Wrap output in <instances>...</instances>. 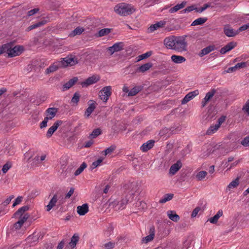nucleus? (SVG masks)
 <instances>
[{
	"instance_id": "43",
	"label": "nucleus",
	"mask_w": 249,
	"mask_h": 249,
	"mask_svg": "<svg viewBox=\"0 0 249 249\" xmlns=\"http://www.w3.org/2000/svg\"><path fill=\"white\" fill-rule=\"evenodd\" d=\"M151 55V53L150 52H146V53H143L139 56L138 60H143L145 59L148 57H149Z\"/></svg>"
},
{
	"instance_id": "46",
	"label": "nucleus",
	"mask_w": 249,
	"mask_h": 249,
	"mask_svg": "<svg viewBox=\"0 0 249 249\" xmlns=\"http://www.w3.org/2000/svg\"><path fill=\"white\" fill-rule=\"evenodd\" d=\"M116 147L115 145H111L108 147L105 150V155H107V154L111 153L115 149Z\"/></svg>"
},
{
	"instance_id": "27",
	"label": "nucleus",
	"mask_w": 249,
	"mask_h": 249,
	"mask_svg": "<svg viewBox=\"0 0 249 249\" xmlns=\"http://www.w3.org/2000/svg\"><path fill=\"white\" fill-rule=\"evenodd\" d=\"M223 215V211L222 210H219L216 214L214 215L213 217L209 218L208 221H210V223L212 224H216L218 219Z\"/></svg>"
},
{
	"instance_id": "22",
	"label": "nucleus",
	"mask_w": 249,
	"mask_h": 249,
	"mask_svg": "<svg viewBox=\"0 0 249 249\" xmlns=\"http://www.w3.org/2000/svg\"><path fill=\"white\" fill-rule=\"evenodd\" d=\"M96 108L95 102L89 104V107L86 109L84 115L86 118H89Z\"/></svg>"
},
{
	"instance_id": "45",
	"label": "nucleus",
	"mask_w": 249,
	"mask_h": 249,
	"mask_svg": "<svg viewBox=\"0 0 249 249\" xmlns=\"http://www.w3.org/2000/svg\"><path fill=\"white\" fill-rule=\"evenodd\" d=\"M33 156V152L32 151H28L24 154V160L26 162H29L30 159Z\"/></svg>"
},
{
	"instance_id": "63",
	"label": "nucleus",
	"mask_w": 249,
	"mask_h": 249,
	"mask_svg": "<svg viewBox=\"0 0 249 249\" xmlns=\"http://www.w3.org/2000/svg\"><path fill=\"white\" fill-rule=\"evenodd\" d=\"M247 29H249V23L242 26L239 29V31H243Z\"/></svg>"
},
{
	"instance_id": "35",
	"label": "nucleus",
	"mask_w": 249,
	"mask_h": 249,
	"mask_svg": "<svg viewBox=\"0 0 249 249\" xmlns=\"http://www.w3.org/2000/svg\"><path fill=\"white\" fill-rule=\"evenodd\" d=\"M219 128L216 124L214 125H212L207 130L206 133L208 135H212L215 133Z\"/></svg>"
},
{
	"instance_id": "58",
	"label": "nucleus",
	"mask_w": 249,
	"mask_h": 249,
	"mask_svg": "<svg viewBox=\"0 0 249 249\" xmlns=\"http://www.w3.org/2000/svg\"><path fill=\"white\" fill-rule=\"evenodd\" d=\"M74 191V189L73 188H71L69 191V192L66 195V198H70L73 194Z\"/></svg>"
},
{
	"instance_id": "32",
	"label": "nucleus",
	"mask_w": 249,
	"mask_h": 249,
	"mask_svg": "<svg viewBox=\"0 0 249 249\" xmlns=\"http://www.w3.org/2000/svg\"><path fill=\"white\" fill-rule=\"evenodd\" d=\"M79 240V236L77 234H74L71 238L69 243V246L71 249H73L76 245Z\"/></svg>"
},
{
	"instance_id": "3",
	"label": "nucleus",
	"mask_w": 249,
	"mask_h": 249,
	"mask_svg": "<svg viewBox=\"0 0 249 249\" xmlns=\"http://www.w3.org/2000/svg\"><path fill=\"white\" fill-rule=\"evenodd\" d=\"M23 51L24 48L22 46H13L12 43L5 44L0 47V54L5 53L10 57L19 55Z\"/></svg>"
},
{
	"instance_id": "1",
	"label": "nucleus",
	"mask_w": 249,
	"mask_h": 249,
	"mask_svg": "<svg viewBox=\"0 0 249 249\" xmlns=\"http://www.w3.org/2000/svg\"><path fill=\"white\" fill-rule=\"evenodd\" d=\"M186 37L185 36L166 38L164 44L170 49L181 52L186 50Z\"/></svg>"
},
{
	"instance_id": "4",
	"label": "nucleus",
	"mask_w": 249,
	"mask_h": 249,
	"mask_svg": "<svg viewBox=\"0 0 249 249\" xmlns=\"http://www.w3.org/2000/svg\"><path fill=\"white\" fill-rule=\"evenodd\" d=\"M114 11L118 15L126 16L134 13L135 11V9L131 4L120 3L114 7Z\"/></svg>"
},
{
	"instance_id": "44",
	"label": "nucleus",
	"mask_w": 249,
	"mask_h": 249,
	"mask_svg": "<svg viewBox=\"0 0 249 249\" xmlns=\"http://www.w3.org/2000/svg\"><path fill=\"white\" fill-rule=\"evenodd\" d=\"M241 144L244 146H249V136L244 138L241 142Z\"/></svg>"
},
{
	"instance_id": "59",
	"label": "nucleus",
	"mask_w": 249,
	"mask_h": 249,
	"mask_svg": "<svg viewBox=\"0 0 249 249\" xmlns=\"http://www.w3.org/2000/svg\"><path fill=\"white\" fill-rule=\"evenodd\" d=\"M109 32H98L95 34L96 37H102L107 35Z\"/></svg>"
},
{
	"instance_id": "26",
	"label": "nucleus",
	"mask_w": 249,
	"mask_h": 249,
	"mask_svg": "<svg viewBox=\"0 0 249 249\" xmlns=\"http://www.w3.org/2000/svg\"><path fill=\"white\" fill-rule=\"evenodd\" d=\"M167 214L169 218L174 222H178L179 219V215L174 211H168Z\"/></svg>"
},
{
	"instance_id": "61",
	"label": "nucleus",
	"mask_w": 249,
	"mask_h": 249,
	"mask_svg": "<svg viewBox=\"0 0 249 249\" xmlns=\"http://www.w3.org/2000/svg\"><path fill=\"white\" fill-rule=\"evenodd\" d=\"M240 162V160H236L235 161H234L233 163H232L229 167H228V165L227 164L226 165V167L228 168V170H229L230 169L231 167H234V166H236L237 164H238L239 163V162Z\"/></svg>"
},
{
	"instance_id": "48",
	"label": "nucleus",
	"mask_w": 249,
	"mask_h": 249,
	"mask_svg": "<svg viewBox=\"0 0 249 249\" xmlns=\"http://www.w3.org/2000/svg\"><path fill=\"white\" fill-rule=\"evenodd\" d=\"M11 164L10 163H5L2 167V171L3 173H6L8 170L11 168Z\"/></svg>"
},
{
	"instance_id": "31",
	"label": "nucleus",
	"mask_w": 249,
	"mask_h": 249,
	"mask_svg": "<svg viewBox=\"0 0 249 249\" xmlns=\"http://www.w3.org/2000/svg\"><path fill=\"white\" fill-rule=\"evenodd\" d=\"M47 20H43L41 21H39L36 23H34L32 24V25L28 27V29L29 30H32L35 29H37L38 28L43 26L44 25L46 22Z\"/></svg>"
},
{
	"instance_id": "28",
	"label": "nucleus",
	"mask_w": 249,
	"mask_h": 249,
	"mask_svg": "<svg viewBox=\"0 0 249 249\" xmlns=\"http://www.w3.org/2000/svg\"><path fill=\"white\" fill-rule=\"evenodd\" d=\"M152 66V65L151 63H145L143 65H141L140 67H139L137 70V72H144L148 70H149Z\"/></svg>"
},
{
	"instance_id": "2",
	"label": "nucleus",
	"mask_w": 249,
	"mask_h": 249,
	"mask_svg": "<svg viewBox=\"0 0 249 249\" xmlns=\"http://www.w3.org/2000/svg\"><path fill=\"white\" fill-rule=\"evenodd\" d=\"M78 63L77 59L75 56L71 55L65 58H61V60L54 63L46 70V73L48 74L57 70L59 68L73 66Z\"/></svg>"
},
{
	"instance_id": "37",
	"label": "nucleus",
	"mask_w": 249,
	"mask_h": 249,
	"mask_svg": "<svg viewBox=\"0 0 249 249\" xmlns=\"http://www.w3.org/2000/svg\"><path fill=\"white\" fill-rule=\"evenodd\" d=\"M239 183V178H237L234 180H232L228 186V188L230 190L231 189L236 187Z\"/></svg>"
},
{
	"instance_id": "62",
	"label": "nucleus",
	"mask_w": 249,
	"mask_h": 249,
	"mask_svg": "<svg viewBox=\"0 0 249 249\" xmlns=\"http://www.w3.org/2000/svg\"><path fill=\"white\" fill-rule=\"evenodd\" d=\"M237 70V69L235 67V65L232 67H230L228 68V69L226 71V72L227 73H231L232 72L235 71Z\"/></svg>"
},
{
	"instance_id": "54",
	"label": "nucleus",
	"mask_w": 249,
	"mask_h": 249,
	"mask_svg": "<svg viewBox=\"0 0 249 249\" xmlns=\"http://www.w3.org/2000/svg\"><path fill=\"white\" fill-rule=\"evenodd\" d=\"M14 198V196L13 195H11L9 196L8 198H7L3 202V204L4 206H6L9 204L11 200Z\"/></svg>"
},
{
	"instance_id": "60",
	"label": "nucleus",
	"mask_w": 249,
	"mask_h": 249,
	"mask_svg": "<svg viewBox=\"0 0 249 249\" xmlns=\"http://www.w3.org/2000/svg\"><path fill=\"white\" fill-rule=\"evenodd\" d=\"M238 32H225V35L229 37L235 36L238 35Z\"/></svg>"
},
{
	"instance_id": "39",
	"label": "nucleus",
	"mask_w": 249,
	"mask_h": 249,
	"mask_svg": "<svg viewBox=\"0 0 249 249\" xmlns=\"http://www.w3.org/2000/svg\"><path fill=\"white\" fill-rule=\"evenodd\" d=\"M127 196H128L126 197H127ZM128 201H129V200L128 199V198L127 197L122 199L118 204V205L119 206V209H124Z\"/></svg>"
},
{
	"instance_id": "57",
	"label": "nucleus",
	"mask_w": 249,
	"mask_h": 249,
	"mask_svg": "<svg viewBox=\"0 0 249 249\" xmlns=\"http://www.w3.org/2000/svg\"><path fill=\"white\" fill-rule=\"evenodd\" d=\"M38 11L39 9L38 8H35L34 9H32L28 12V16L29 17L32 16L36 14L37 12H38Z\"/></svg>"
},
{
	"instance_id": "29",
	"label": "nucleus",
	"mask_w": 249,
	"mask_h": 249,
	"mask_svg": "<svg viewBox=\"0 0 249 249\" xmlns=\"http://www.w3.org/2000/svg\"><path fill=\"white\" fill-rule=\"evenodd\" d=\"M142 88L143 87L141 86L134 87L128 92V96H133L136 95L138 92L142 90Z\"/></svg>"
},
{
	"instance_id": "25",
	"label": "nucleus",
	"mask_w": 249,
	"mask_h": 249,
	"mask_svg": "<svg viewBox=\"0 0 249 249\" xmlns=\"http://www.w3.org/2000/svg\"><path fill=\"white\" fill-rule=\"evenodd\" d=\"M171 58L172 61L176 64H181L186 61V58L180 55H173Z\"/></svg>"
},
{
	"instance_id": "8",
	"label": "nucleus",
	"mask_w": 249,
	"mask_h": 249,
	"mask_svg": "<svg viewBox=\"0 0 249 249\" xmlns=\"http://www.w3.org/2000/svg\"><path fill=\"white\" fill-rule=\"evenodd\" d=\"M199 91L196 89L191 91L187 94L181 101L182 105L186 104L187 102L193 99L195 97L198 95Z\"/></svg>"
},
{
	"instance_id": "38",
	"label": "nucleus",
	"mask_w": 249,
	"mask_h": 249,
	"mask_svg": "<svg viewBox=\"0 0 249 249\" xmlns=\"http://www.w3.org/2000/svg\"><path fill=\"white\" fill-rule=\"evenodd\" d=\"M87 165L85 162H83L80 166L76 170L74 173V175L75 176L79 175L80 174L83 170L87 167Z\"/></svg>"
},
{
	"instance_id": "10",
	"label": "nucleus",
	"mask_w": 249,
	"mask_h": 249,
	"mask_svg": "<svg viewBox=\"0 0 249 249\" xmlns=\"http://www.w3.org/2000/svg\"><path fill=\"white\" fill-rule=\"evenodd\" d=\"M236 46V43L234 42H230L224 47L222 48L220 50V53L224 54L233 49Z\"/></svg>"
},
{
	"instance_id": "5",
	"label": "nucleus",
	"mask_w": 249,
	"mask_h": 249,
	"mask_svg": "<svg viewBox=\"0 0 249 249\" xmlns=\"http://www.w3.org/2000/svg\"><path fill=\"white\" fill-rule=\"evenodd\" d=\"M111 87L110 86H106L103 88L99 92V96L103 102H107L109 97L111 94Z\"/></svg>"
},
{
	"instance_id": "13",
	"label": "nucleus",
	"mask_w": 249,
	"mask_h": 249,
	"mask_svg": "<svg viewBox=\"0 0 249 249\" xmlns=\"http://www.w3.org/2000/svg\"><path fill=\"white\" fill-rule=\"evenodd\" d=\"M182 163L180 160L173 164L169 170V174L171 175H174L181 167Z\"/></svg>"
},
{
	"instance_id": "42",
	"label": "nucleus",
	"mask_w": 249,
	"mask_h": 249,
	"mask_svg": "<svg viewBox=\"0 0 249 249\" xmlns=\"http://www.w3.org/2000/svg\"><path fill=\"white\" fill-rule=\"evenodd\" d=\"M207 173L206 171H202L198 172L196 175V178L199 180H201L204 178L207 175Z\"/></svg>"
},
{
	"instance_id": "6",
	"label": "nucleus",
	"mask_w": 249,
	"mask_h": 249,
	"mask_svg": "<svg viewBox=\"0 0 249 249\" xmlns=\"http://www.w3.org/2000/svg\"><path fill=\"white\" fill-rule=\"evenodd\" d=\"M100 80V77L96 75H92L89 77L84 81L81 82L80 84L81 86L84 87H87L88 86L97 83Z\"/></svg>"
},
{
	"instance_id": "55",
	"label": "nucleus",
	"mask_w": 249,
	"mask_h": 249,
	"mask_svg": "<svg viewBox=\"0 0 249 249\" xmlns=\"http://www.w3.org/2000/svg\"><path fill=\"white\" fill-rule=\"evenodd\" d=\"M243 110L249 115V100L246 102V104L243 107Z\"/></svg>"
},
{
	"instance_id": "52",
	"label": "nucleus",
	"mask_w": 249,
	"mask_h": 249,
	"mask_svg": "<svg viewBox=\"0 0 249 249\" xmlns=\"http://www.w3.org/2000/svg\"><path fill=\"white\" fill-rule=\"evenodd\" d=\"M103 161V160L101 159H99L96 161H95L92 162V166L93 168H96L97 166H99L101 162Z\"/></svg>"
},
{
	"instance_id": "49",
	"label": "nucleus",
	"mask_w": 249,
	"mask_h": 249,
	"mask_svg": "<svg viewBox=\"0 0 249 249\" xmlns=\"http://www.w3.org/2000/svg\"><path fill=\"white\" fill-rule=\"evenodd\" d=\"M115 246V243L108 242L104 245V247L106 249H113Z\"/></svg>"
},
{
	"instance_id": "21",
	"label": "nucleus",
	"mask_w": 249,
	"mask_h": 249,
	"mask_svg": "<svg viewBox=\"0 0 249 249\" xmlns=\"http://www.w3.org/2000/svg\"><path fill=\"white\" fill-rule=\"evenodd\" d=\"M29 210V207L28 206H24L20 208L14 214L15 217H18L20 219L21 217L23 216L25 214H24L25 212Z\"/></svg>"
},
{
	"instance_id": "40",
	"label": "nucleus",
	"mask_w": 249,
	"mask_h": 249,
	"mask_svg": "<svg viewBox=\"0 0 249 249\" xmlns=\"http://www.w3.org/2000/svg\"><path fill=\"white\" fill-rule=\"evenodd\" d=\"M206 21V19L205 18H198L195 20H194L192 23V25H201Z\"/></svg>"
},
{
	"instance_id": "11",
	"label": "nucleus",
	"mask_w": 249,
	"mask_h": 249,
	"mask_svg": "<svg viewBox=\"0 0 249 249\" xmlns=\"http://www.w3.org/2000/svg\"><path fill=\"white\" fill-rule=\"evenodd\" d=\"M200 32H192L191 34H189L187 35H185V36L186 37V41H193L194 39H201V36H203V35H201L200 34Z\"/></svg>"
},
{
	"instance_id": "64",
	"label": "nucleus",
	"mask_w": 249,
	"mask_h": 249,
	"mask_svg": "<svg viewBox=\"0 0 249 249\" xmlns=\"http://www.w3.org/2000/svg\"><path fill=\"white\" fill-rule=\"evenodd\" d=\"M64 246V241L63 240L61 241L58 245L57 247V249H62Z\"/></svg>"
},
{
	"instance_id": "51",
	"label": "nucleus",
	"mask_w": 249,
	"mask_h": 249,
	"mask_svg": "<svg viewBox=\"0 0 249 249\" xmlns=\"http://www.w3.org/2000/svg\"><path fill=\"white\" fill-rule=\"evenodd\" d=\"M246 66H247V62H245L238 63L235 65V67H236L237 70L245 68Z\"/></svg>"
},
{
	"instance_id": "16",
	"label": "nucleus",
	"mask_w": 249,
	"mask_h": 249,
	"mask_svg": "<svg viewBox=\"0 0 249 249\" xmlns=\"http://www.w3.org/2000/svg\"><path fill=\"white\" fill-rule=\"evenodd\" d=\"M29 216L28 214L25 213L23 216L20 217V219H19L18 222L15 223L14 225V228L17 230L19 229L22 226L24 222L28 219Z\"/></svg>"
},
{
	"instance_id": "18",
	"label": "nucleus",
	"mask_w": 249,
	"mask_h": 249,
	"mask_svg": "<svg viewBox=\"0 0 249 249\" xmlns=\"http://www.w3.org/2000/svg\"><path fill=\"white\" fill-rule=\"evenodd\" d=\"M89 211V206L87 204H84L82 206L77 207V212L80 215H84Z\"/></svg>"
},
{
	"instance_id": "24",
	"label": "nucleus",
	"mask_w": 249,
	"mask_h": 249,
	"mask_svg": "<svg viewBox=\"0 0 249 249\" xmlns=\"http://www.w3.org/2000/svg\"><path fill=\"white\" fill-rule=\"evenodd\" d=\"M215 49V47L214 45H210L204 49H203L200 53H199V55L200 56H203L204 55H205L208 53H211V52L214 51Z\"/></svg>"
},
{
	"instance_id": "34",
	"label": "nucleus",
	"mask_w": 249,
	"mask_h": 249,
	"mask_svg": "<svg viewBox=\"0 0 249 249\" xmlns=\"http://www.w3.org/2000/svg\"><path fill=\"white\" fill-rule=\"evenodd\" d=\"M185 4L186 3L185 2H182L180 4H177L176 6L169 9V12L170 13H173L178 11V10L183 8L185 6Z\"/></svg>"
},
{
	"instance_id": "15",
	"label": "nucleus",
	"mask_w": 249,
	"mask_h": 249,
	"mask_svg": "<svg viewBox=\"0 0 249 249\" xmlns=\"http://www.w3.org/2000/svg\"><path fill=\"white\" fill-rule=\"evenodd\" d=\"M165 24L166 21L165 20H160L154 24L151 25L149 27V30L150 31H154L155 30H159L163 28L165 26Z\"/></svg>"
},
{
	"instance_id": "23",
	"label": "nucleus",
	"mask_w": 249,
	"mask_h": 249,
	"mask_svg": "<svg viewBox=\"0 0 249 249\" xmlns=\"http://www.w3.org/2000/svg\"><path fill=\"white\" fill-rule=\"evenodd\" d=\"M58 200L57 196L55 194L46 206L47 211H50L56 204Z\"/></svg>"
},
{
	"instance_id": "53",
	"label": "nucleus",
	"mask_w": 249,
	"mask_h": 249,
	"mask_svg": "<svg viewBox=\"0 0 249 249\" xmlns=\"http://www.w3.org/2000/svg\"><path fill=\"white\" fill-rule=\"evenodd\" d=\"M200 210V208L199 207H196L192 212L191 214L192 217H196L199 211Z\"/></svg>"
},
{
	"instance_id": "7",
	"label": "nucleus",
	"mask_w": 249,
	"mask_h": 249,
	"mask_svg": "<svg viewBox=\"0 0 249 249\" xmlns=\"http://www.w3.org/2000/svg\"><path fill=\"white\" fill-rule=\"evenodd\" d=\"M62 121L61 120H57L56 121L48 130L46 133V137L47 138H50L53 133L57 130L58 127L62 124Z\"/></svg>"
},
{
	"instance_id": "9",
	"label": "nucleus",
	"mask_w": 249,
	"mask_h": 249,
	"mask_svg": "<svg viewBox=\"0 0 249 249\" xmlns=\"http://www.w3.org/2000/svg\"><path fill=\"white\" fill-rule=\"evenodd\" d=\"M123 48V44L122 42H117L113 44L112 46L108 48V50L111 54H112L116 52L121 51Z\"/></svg>"
},
{
	"instance_id": "33",
	"label": "nucleus",
	"mask_w": 249,
	"mask_h": 249,
	"mask_svg": "<svg viewBox=\"0 0 249 249\" xmlns=\"http://www.w3.org/2000/svg\"><path fill=\"white\" fill-rule=\"evenodd\" d=\"M174 195L173 194H167L163 196L159 200L160 203H165L166 202L171 200L173 198Z\"/></svg>"
},
{
	"instance_id": "47",
	"label": "nucleus",
	"mask_w": 249,
	"mask_h": 249,
	"mask_svg": "<svg viewBox=\"0 0 249 249\" xmlns=\"http://www.w3.org/2000/svg\"><path fill=\"white\" fill-rule=\"evenodd\" d=\"M22 199L23 197L22 196H19L18 197H17L13 204V207H14L17 205L19 204L21 202Z\"/></svg>"
},
{
	"instance_id": "14",
	"label": "nucleus",
	"mask_w": 249,
	"mask_h": 249,
	"mask_svg": "<svg viewBox=\"0 0 249 249\" xmlns=\"http://www.w3.org/2000/svg\"><path fill=\"white\" fill-rule=\"evenodd\" d=\"M155 236V229L154 227H151L149 229V234L142 239V242L143 243H148L154 239Z\"/></svg>"
},
{
	"instance_id": "56",
	"label": "nucleus",
	"mask_w": 249,
	"mask_h": 249,
	"mask_svg": "<svg viewBox=\"0 0 249 249\" xmlns=\"http://www.w3.org/2000/svg\"><path fill=\"white\" fill-rule=\"evenodd\" d=\"M225 117L223 116H221L218 119L217 122L216 124L220 127L221 124L225 121Z\"/></svg>"
},
{
	"instance_id": "36",
	"label": "nucleus",
	"mask_w": 249,
	"mask_h": 249,
	"mask_svg": "<svg viewBox=\"0 0 249 249\" xmlns=\"http://www.w3.org/2000/svg\"><path fill=\"white\" fill-rule=\"evenodd\" d=\"M102 133V131L100 128H98L94 129L91 134L89 135V138L90 139H94L97 137L98 136L101 135Z\"/></svg>"
},
{
	"instance_id": "19",
	"label": "nucleus",
	"mask_w": 249,
	"mask_h": 249,
	"mask_svg": "<svg viewBox=\"0 0 249 249\" xmlns=\"http://www.w3.org/2000/svg\"><path fill=\"white\" fill-rule=\"evenodd\" d=\"M78 81V78L76 77H73L70 79L68 82L66 83L63 86V91H65L71 88Z\"/></svg>"
},
{
	"instance_id": "17",
	"label": "nucleus",
	"mask_w": 249,
	"mask_h": 249,
	"mask_svg": "<svg viewBox=\"0 0 249 249\" xmlns=\"http://www.w3.org/2000/svg\"><path fill=\"white\" fill-rule=\"evenodd\" d=\"M154 142L155 141L153 140H149L143 143L141 146L140 149L143 152H146L153 147Z\"/></svg>"
},
{
	"instance_id": "20",
	"label": "nucleus",
	"mask_w": 249,
	"mask_h": 249,
	"mask_svg": "<svg viewBox=\"0 0 249 249\" xmlns=\"http://www.w3.org/2000/svg\"><path fill=\"white\" fill-rule=\"evenodd\" d=\"M215 91L214 90H212L211 91L207 92L206 94L205 97L202 101V106L204 107L207 103L211 100V99L213 96Z\"/></svg>"
},
{
	"instance_id": "30",
	"label": "nucleus",
	"mask_w": 249,
	"mask_h": 249,
	"mask_svg": "<svg viewBox=\"0 0 249 249\" xmlns=\"http://www.w3.org/2000/svg\"><path fill=\"white\" fill-rule=\"evenodd\" d=\"M46 157V156L45 154H42L40 156L37 155L33 160V163H34V165H37V164L41 163V162L45 160Z\"/></svg>"
},
{
	"instance_id": "41",
	"label": "nucleus",
	"mask_w": 249,
	"mask_h": 249,
	"mask_svg": "<svg viewBox=\"0 0 249 249\" xmlns=\"http://www.w3.org/2000/svg\"><path fill=\"white\" fill-rule=\"evenodd\" d=\"M79 98H80L79 94L77 92H75L73 96L72 97V98L71 100V103H75L76 105H77L79 101Z\"/></svg>"
},
{
	"instance_id": "50",
	"label": "nucleus",
	"mask_w": 249,
	"mask_h": 249,
	"mask_svg": "<svg viewBox=\"0 0 249 249\" xmlns=\"http://www.w3.org/2000/svg\"><path fill=\"white\" fill-rule=\"evenodd\" d=\"M49 120L48 118L45 117L44 120L40 124V128H43L46 127L47 125V123Z\"/></svg>"
},
{
	"instance_id": "12",
	"label": "nucleus",
	"mask_w": 249,
	"mask_h": 249,
	"mask_svg": "<svg viewBox=\"0 0 249 249\" xmlns=\"http://www.w3.org/2000/svg\"><path fill=\"white\" fill-rule=\"evenodd\" d=\"M58 111V109L55 107H50L46 109L45 113L46 116L45 117L48 118V119L50 120H52L53 118H54L56 113Z\"/></svg>"
}]
</instances>
